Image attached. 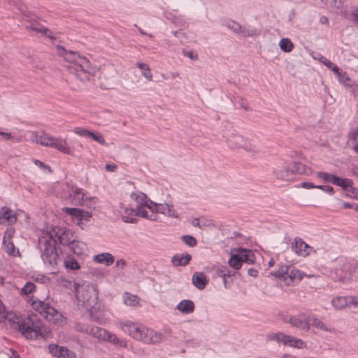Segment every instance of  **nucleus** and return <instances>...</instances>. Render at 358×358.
<instances>
[{
    "label": "nucleus",
    "mask_w": 358,
    "mask_h": 358,
    "mask_svg": "<svg viewBox=\"0 0 358 358\" xmlns=\"http://www.w3.org/2000/svg\"><path fill=\"white\" fill-rule=\"evenodd\" d=\"M224 25L227 27L234 33L240 34L245 38L249 36H256L259 34V31L256 29H247L244 27H242L239 23L230 19L226 20L224 22Z\"/></svg>",
    "instance_id": "nucleus-9"
},
{
    "label": "nucleus",
    "mask_w": 358,
    "mask_h": 358,
    "mask_svg": "<svg viewBox=\"0 0 358 358\" xmlns=\"http://www.w3.org/2000/svg\"><path fill=\"white\" fill-rule=\"evenodd\" d=\"M301 187L306 189H312L316 188L317 185H315L313 182H303L301 183Z\"/></svg>",
    "instance_id": "nucleus-64"
},
{
    "label": "nucleus",
    "mask_w": 358,
    "mask_h": 358,
    "mask_svg": "<svg viewBox=\"0 0 358 358\" xmlns=\"http://www.w3.org/2000/svg\"><path fill=\"white\" fill-rule=\"evenodd\" d=\"M284 322L289 323L292 327L298 328L304 331H308L310 328V324L306 320H301L295 316L286 317L284 318Z\"/></svg>",
    "instance_id": "nucleus-14"
},
{
    "label": "nucleus",
    "mask_w": 358,
    "mask_h": 358,
    "mask_svg": "<svg viewBox=\"0 0 358 358\" xmlns=\"http://www.w3.org/2000/svg\"><path fill=\"white\" fill-rule=\"evenodd\" d=\"M63 212L71 215L73 217H76L80 220V217L81 216L82 209L78 208H63Z\"/></svg>",
    "instance_id": "nucleus-45"
},
{
    "label": "nucleus",
    "mask_w": 358,
    "mask_h": 358,
    "mask_svg": "<svg viewBox=\"0 0 358 358\" xmlns=\"http://www.w3.org/2000/svg\"><path fill=\"white\" fill-rule=\"evenodd\" d=\"M85 199V194L82 192L80 188L76 187L69 194V199L71 203L75 206H82Z\"/></svg>",
    "instance_id": "nucleus-21"
},
{
    "label": "nucleus",
    "mask_w": 358,
    "mask_h": 358,
    "mask_svg": "<svg viewBox=\"0 0 358 358\" xmlns=\"http://www.w3.org/2000/svg\"><path fill=\"white\" fill-rule=\"evenodd\" d=\"M320 61L328 68H331L333 65V63L324 57H321Z\"/></svg>",
    "instance_id": "nucleus-61"
},
{
    "label": "nucleus",
    "mask_w": 358,
    "mask_h": 358,
    "mask_svg": "<svg viewBox=\"0 0 358 358\" xmlns=\"http://www.w3.org/2000/svg\"><path fill=\"white\" fill-rule=\"evenodd\" d=\"M64 264L65 267L69 269L78 270L80 268L78 262L73 258H70L69 259L64 261Z\"/></svg>",
    "instance_id": "nucleus-49"
},
{
    "label": "nucleus",
    "mask_w": 358,
    "mask_h": 358,
    "mask_svg": "<svg viewBox=\"0 0 358 358\" xmlns=\"http://www.w3.org/2000/svg\"><path fill=\"white\" fill-rule=\"evenodd\" d=\"M92 213H90L89 211H86L82 209V213L81 216L80 217L79 221L85 220L88 221L89 219L92 217Z\"/></svg>",
    "instance_id": "nucleus-59"
},
{
    "label": "nucleus",
    "mask_w": 358,
    "mask_h": 358,
    "mask_svg": "<svg viewBox=\"0 0 358 358\" xmlns=\"http://www.w3.org/2000/svg\"><path fill=\"white\" fill-rule=\"evenodd\" d=\"M142 325H138L132 322H126L122 327V330L129 334L135 339H138L140 337L139 334Z\"/></svg>",
    "instance_id": "nucleus-19"
},
{
    "label": "nucleus",
    "mask_w": 358,
    "mask_h": 358,
    "mask_svg": "<svg viewBox=\"0 0 358 358\" xmlns=\"http://www.w3.org/2000/svg\"><path fill=\"white\" fill-rule=\"evenodd\" d=\"M68 249L73 254L79 256L84 253L86 249V245L82 241L73 239Z\"/></svg>",
    "instance_id": "nucleus-26"
},
{
    "label": "nucleus",
    "mask_w": 358,
    "mask_h": 358,
    "mask_svg": "<svg viewBox=\"0 0 358 358\" xmlns=\"http://www.w3.org/2000/svg\"><path fill=\"white\" fill-rule=\"evenodd\" d=\"M93 259L94 261L99 264H105L106 266L112 265L115 261L114 257L108 252L96 255L93 257Z\"/></svg>",
    "instance_id": "nucleus-28"
},
{
    "label": "nucleus",
    "mask_w": 358,
    "mask_h": 358,
    "mask_svg": "<svg viewBox=\"0 0 358 358\" xmlns=\"http://www.w3.org/2000/svg\"><path fill=\"white\" fill-rule=\"evenodd\" d=\"M3 245L6 253L13 257H17L20 255L18 249H15L13 242L11 241V234L8 236L5 235L3 239Z\"/></svg>",
    "instance_id": "nucleus-18"
},
{
    "label": "nucleus",
    "mask_w": 358,
    "mask_h": 358,
    "mask_svg": "<svg viewBox=\"0 0 358 358\" xmlns=\"http://www.w3.org/2000/svg\"><path fill=\"white\" fill-rule=\"evenodd\" d=\"M149 210H153L155 215L161 213L168 217L175 218L178 217V213L174 209L173 204L158 203L153 201V204L150 205Z\"/></svg>",
    "instance_id": "nucleus-11"
},
{
    "label": "nucleus",
    "mask_w": 358,
    "mask_h": 358,
    "mask_svg": "<svg viewBox=\"0 0 358 358\" xmlns=\"http://www.w3.org/2000/svg\"><path fill=\"white\" fill-rule=\"evenodd\" d=\"M191 259L192 256L188 253L176 254L172 257L171 262L175 266H186Z\"/></svg>",
    "instance_id": "nucleus-25"
},
{
    "label": "nucleus",
    "mask_w": 358,
    "mask_h": 358,
    "mask_svg": "<svg viewBox=\"0 0 358 358\" xmlns=\"http://www.w3.org/2000/svg\"><path fill=\"white\" fill-rule=\"evenodd\" d=\"M352 300V296H337L332 299L331 304L336 309H342L349 306Z\"/></svg>",
    "instance_id": "nucleus-24"
},
{
    "label": "nucleus",
    "mask_w": 358,
    "mask_h": 358,
    "mask_svg": "<svg viewBox=\"0 0 358 358\" xmlns=\"http://www.w3.org/2000/svg\"><path fill=\"white\" fill-rule=\"evenodd\" d=\"M338 80L347 86L352 85V80L348 76V73L345 71H340L337 76Z\"/></svg>",
    "instance_id": "nucleus-47"
},
{
    "label": "nucleus",
    "mask_w": 358,
    "mask_h": 358,
    "mask_svg": "<svg viewBox=\"0 0 358 358\" xmlns=\"http://www.w3.org/2000/svg\"><path fill=\"white\" fill-rule=\"evenodd\" d=\"M273 173L276 178L282 180H292L296 173L309 175L312 173L311 168L299 162H293L289 165L283 163L275 168Z\"/></svg>",
    "instance_id": "nucleus-5"
},
{
    "label": "nucleus",
    "mask_w": 358,
    "mask_h": 358,
    "mask_svg": "<svg viewBox=\"0 0 358 358\" xmlns=\"http://www.w3.org/2000/svg\"><path fill=\"white\" fill-rule=\"evenodd\" d=\"M32 308L38 311L43 317L48 320H53L54 314H57V311L49 303H45L39 299L34 300L31 303Z\"/></svg>",
    "instance_id": "nucleus-8"
},
{
    "label": "nucleus",
    "mask_w": 358,
    "mask_h": 358,
    "mask_svg": "<svg viewBox=\"0 0 358 358\" xmlns=\"http://www.w3.org/2000/svg\"><path fill=\"white\" fill-rule=\"evenodd\" d=\"M195 306L194 302L189 299L182 300L176 306V309L182 314H190L194 311Z\"/></svg>",
    "instance_id": "nucleus-22"
},
{
    "label": "nucleus",
    "mask_w": 358,
    "mask_h": 358,
    "mask_svg": "<svg viewBox=\"0 0 358 358\" xmlns=\"http://www.w3.org/2000/svg\"><path fill=\"white\" fill-rule=\"evenodd\" d=\"M164 17L178 26H183L185 24L184 19L177 17L170 12H164Z\"/></svg>",
    "instance_id": "nucleus-41"
},
{
    "label": "nucleus",
    "mask_w": 358,
    "mask_h": 358,
    "mask_svg": "<svg viewBox=\"0 0 358 358\" xmlns=\"http://www.w3.org/2000/svg\"><path fill=\"white\" fill-rule=\"evenodd\" d=\"M289 343L286 345L295 348L297 349H303L307 347L306 343L301 339L289 336L288 338Z\"/></svg>",
    "instance_id": "nucleus-36"
},
{
    "label": "nucleus",
    "mask_w": 358,
    "mask_h": 358,
    "mask_svg": "<svg viewBox=\"0 0 358 358\" xmlns=\"http://www.w3.org/2000/svg\"><path fill=\"white\" fill-rule=\"evenodd\" d=\"M286 276V284L290 285L294 284L295 280L300 281L303 278V274L299 270L290 266V270L288 271V274H287Z\"/></svg>",
    "instance_id": "nucleus-29"
},
{
    "label": "nucleus",
    "mask_w": 358,
    "mask_h": 358,
    "mask_svg": "<svg viewBox=\"0 0 358 358\" xmlns=\"http://www.w3.org/2000/svg\"><path fill=\"white\" fill-rule=\"evenodd\" d=\"M137 66L140 69L142 76H143L148 80H152V74L151 73L149 66L145 63L137 62Z\"/></svg>",
    "instance_id": "nucleus-37"
},
{
    "label": "nucleus",
    "mask_w": 358,
    "mask_h": 358,
    "mask_svg": "<svg viewBox=\"0 0 358 358\" xmlns=\"http://www.w3.org/2000/svg\"><path fill=\"white\" fill-rule=\"evenodd\" d=\"M229 145L231 148H243L250 152H257V147L243 136L233 134L228 138Z\"/></svg>",
    "instance_id": "nucleus-6"
},
{
    "label": "nucleus",
    "mask_w": 358,
    "mask_h": 358,
    "mask_svg": "<svg viewBox=\"0 0 358 358\" xmlns=\"http://www.w3.org/2000/svg\"><path fill=\"white\" fill-rule=\"evenodd\" d=\"M317 176L319 178L322 179L324 182H331L334 184V178H336L337 176L327 172L320 171L317 173Z\"/></svg>",
    "instance_id": "nucleus-43"
},
{
    "label": "nucleus",
    "mask_w": 358,
    "mask_h": 358,
    "mask_svg": "<svg viewBox=\"0 0 358 358\" xmlns=\"http://www.w3.org/2000/svg\"><path fill=\"white\" fill-rule=\"evenodd\" d=\"M73 286L76 299L87 310L90 320L99 322L101 320V315H99V313L101 312L103 306L99 301L98 292L96 288L89 282H83L82 285L74 282Z\"/></svg>",
    "instance_id": "nucleus-3"
},
{
    "label": "nucleus",
    "mask_w": 358,
    "mask_h": 358,
    "mask_svg": "<svg viewBox=\"0 0 358 358\" xmlns=\"http://www.w3.org/2000/svg\"><path fill=\"white\" fill-rule=\"evenodd\" d=\"M16 220L15 214L13 213L11 209L6 206L0 209V224H3L4 221H7L10 224H13Z\"/></svg>",
    "instance_id": "nucleus-20"
},
{
    "label": "nucleus",
    "mask_w": 358,
    "mask_h": 358,
    "mask_svg": "<svg viewBox=\"0 0 358 358\" xmlns=\"http://www.w3.org/2000/svg\"><path fill=\"white\" fill-rule=\"evenodd\" d=\"M258 273H259L258 270L255 268H250L248 270V275H250L251 277L256 278L258 276Z\"/></svg>",
    "instance_id": "nucleus-62"
},
{
    "label": "nucleus",
    "mask_w": 358,
    "mask_h": 358,
    "mask_svg": "<svg viewBox=\"0 0 358 358\" xmlns=\"http://www.w3.org/2000/svg\"><path fill=\"white\" fill-rule=\"evenodd\" d=\"M227 272V267L226 266H221L218 268L216 270V274L217 276L221 277L222 278H224V275H225V273Z\"/></svg>",
    "instance_id": "nucleus-60"
},
{
    "label": "nucleus",
    "mask_w": 358,
    "mask_h": 358,
    "mask_svg": "<svg viewBox=\"0 0 358 358\" xmlns=\"http://www.w3.org/2000/svg\"><path fill=\"white\" fill-rule=\"evenodd\" d=\"M326 6L336 9H341L343 6L344 0H320Z\"/></svg>",
    "instance_id": "nucleus-44"
},
{
    "label": "nucleus",
    "mask_w": 358,
    "mask_h": 358,
    "mask_svg": "<svg viewBox=\"0 0 358 358\" xmlns=\"http://www.w3.org/2000/svg\"><path fill=\"white\" fill-rule=\"evenodd\" d=\"M49 352L57 358H76V354L66 347L57 344H50L48 346Z\"/></svg>",
    "instance_id": "nucleus-12"
},
{
    "label": "nucleus",
    "mask_w": 358,
    "mask_h": 358,
    "mask_svg": "<svg viewBox=\"0 0 358 358\" xmlns=\"http://www.w3.org/2000/svg\"><path fill=\"white\" fill-rule=\"evenodd\" d=\"M86 325L87 324L81 322L76 323L75 325L76 330L78 332L83 333Z\"/></svg>",
    "instance_id": "nucleus-63"
},
{
    "label": "nucleus",
    "mask_w": 358,
    "mask_h": 358,
    "mask_svg": "<svg viewBox=\"0 0 358 358\" xmlns=\"http://www.w3.org/2000/svg\"><path fill=\"white\" fill-rule=\"evenodd\" d=\"M139 336L140 337L137 340L146 344H156L165 340V337L161 333L143 326L141 329Z\"/></svg>",
    "instance_id": "nucleus-7"
},
{
    "label": "nucleus",
    "mask_w": 358,
    "mask_h": 358,
    "mask_svg": "<svg viewBox=\"0 0 358 358\" xmlns=\"http://www.w3.org/2000/svg\"><path fill=\"white\" fill-rule=\"evenodd\" d=\"M106 338H103V341H108L109 343H113L117 347H126L127 342L124 340L118 338L115 334L110 333L107 331V334H106Z\"/></svg>",
    "instance_id": "nucleus-32"
},
{
    "label": "nucleus",
    "mask_w": 358,
    "mask_h": 358,
    "mask_svg": "<svg viewBox=\"0 0 358 358\" xmlns=\"http://www.w3.org/2000/svg\"><path fill=\"white\" fill-rule=\"evenodd\" d=\"M138 297L130 293H126L124 297V303L127 306H135L138 303Z\"/></svg>",
    "instance_id": "nucleus-46"
},
{
    "label": "nucleus",
    "mask_w": 358,
    "mask_h": 358,
    "mask_svg": "<svg viewBox=\"0 0 358 358\" xmlns=\"http://www.w3.org/2000/svg\"><path fill=\"white\" fill-rule=\"evenodd\" d=\"M8 322L11 328L18 330L26 338H45L48 333L41 327L40 322H35L29 317H22L13 315L8 319Z\"/></svg>",
    "instance_id": "nucleus-4"
},
{
    "label": "nucleus",
    "mask_w": 358,
    "mask_h": 358,
    "mask_svg": "<svg viewBox=\"0 0 358 358\" xmlns=\"http://www.w3.org/2000/svg\"><path fill=\"white\" fill-rule=\"evenodd\" d=\"M334 185L339 186L342 188L343 191L348 192L350 187H351V185H353V180L350 178H342L341 177L337 176L336 178H334Z\"/></svg>",
    "instance_id": "nucleus-35"
},
{
    "label": "nucleus",
    "mask_w": 358,
    "mask_h": 358,
    "mask_svg": "<svg viewBox=\"0 0 358 358\" xmlns=\"http://www.w3.org/2000/svg\"><path fill=\"white\" fill-rule=\"evenodd\" d=\"M348 192V196L352 199H358V188L353 187V185H351V187L349 188Z\"/></svg>",
    "instance_id": "nucleus-57"
},
{
    "label": "nucleus",
    "mask_w": 358,
    "mask_h": 358,
    "mask_svg": "<svg viewBox=\"0 0 358 358\" xmlns=\"http://www.w3.org/2000/svg\"><path fill=\"white\" fill-rule=\"evenodd\" d=\"M72 240L71 237H69V233L66 231H64L61 236H58L57 238L50 232L45 233L38 238L37 245L44 264L52 269H57L59 262L61 260L57 248V241L61 245L69 248Z\"/></svg>",
    "instance_id": "nucleus-2"
},
{
    "label": "nucleus",
    "mask_w": 358,
    "mask_h": 358,
    "mask_svg": "<svg viewBox=\"0 0 358 358\" xmlns=\"http://www.w3.org/2000/svg\"><path fill=\"white\" fill-rule=\"evenodd\" d=\"M3 283V278L0 277V285ZM6 317V309L3 303L0 300V322H2Z\"/></svg>",
    "instance_id": "nucleus-55"
},
{
    "label": "nucleus",
    "mask_w": 358,
    "mask_h": 358,
    "mask_svg": "<svg viewBox=\"0 0 358 358\" xmlns=\"http://www.w3.org/2000/svg\"><path fill=\"white\" fill-rule=\"evenodd\" d=\"M27 29L41 33L43 34H46L49 31V29L40 24L38 22H32L30 25L27 26Z\"/></svg>",
    "instance_id": "nucleus-40"
},
{
    "label": "nucleus",
    "mask_w": 358,
    "mask_h": 358,
    "mask_svg": "<svg viewBox=\"0 0 358 358\" xmlns=\"http://www.w3.org/2000/svg\"><path fill=\"white\" fill-rule=\"evenodd\" d=\"M279 46L280 50L285 52H289L294 48L293 43L287 38H282L279 42Z\"/></svg>",
    "instance_id": "nucleus-39"
},
{
    "label": "nucleus",
    "mask_w": 358,
    "mask_h": 358,
    "mask_svg": "<svg viewBox=\"0 0 358 358\" xmlns=\"http://www.w3.org/2000/svg\"><path fill=\"white\" fill-rule=\"evenodd\" d=\"M181 239L189 247H194L197 244L196 239L191 235H182Z\"/></svg>",
    "instance_id": "nucleus-50"
},
{
    "label": "nucleus",
    "mask_w": 358,
    "mask_h": 358,
    "mask_svg": "<svg viewBox=\"0 0 358 358\" xmlns=\"http://www.w3.org/2000/svg\"><path fill=\"white\" fill-rule=\"evenodd\" d=\"M136 208H127L124 210V214L122 215V220L127 223H136L137 219L135 217L137 216Z\"/></svg>",
    "instance_id": "nucleus-34"
},
{
    "label": "nucleus",
    "mask_w": 358,
    "mask_h": 358,
    "mask_svg": "<svg viewBox=\"0 0 358 358\" xmlns=\"http://www.w3.org/2000/svg\"><path fill=\"white\" fill-rule=\"evenodd\" d=\"M310 321L311 322V324L314 327L319 329L320 330L324 331H327V332L331 331V329L329 328L328 327H327L322 321H321L316 317L313 316L312 317H310Z\"/></svg>",
    "instance_id": "nucleus-42"
},
{
    "label": "nucleus",
    "mask_w": 358,
    "mask_h": 358,
    "mask_svg": "<svg viewBox=\"0 0 358 358\" xmlns=\"http://www.w3.org/2000/svg\"><path fill=\"white\" fill-rule=\"evenodd\" d=\"M290 270V266L287 265H280L278 267V273L282 272V278L285 281H287V276L286 275L288 274V271Z\"/></svg>",
    "instance_id": "nucleus-56"
},
{
    "label": "nucleus",
    "mask_w": 358,
    "mask_h": 358,
    "mask_svg": "<svg viewBox=\"0 0 358 358\" xmlns=\"http://www.w3.org/2000/svg\"><path fill=\"white\" fill-rule=\"evenodd\" d=\"M52 136L45 133L43 131L35 132L32 135V141L44 146L49 147Z\"/></svg>",
    "instance_id": "nucleus-23"
},
{
    "label": "nucleus",
    "mask_w": 358,
    "mask_h": 358,
    "mask_svg": "<svg viewBox=\"0 0 358 358\" xmlns=\"http://www.w3.org/2000/svg\"><path fill=\"white\" fill-rule=\"evenodd\" d=\"M58 55L69 63L66 66L69 72L75 76L80 81L85 83L90 80L96 72V67L90 64V62L78 52L67 51L63 46L57 45Z\"/></svg>",
    "instance_id": "nucleus-1"
},
{
    "label": "nucleus",
    "mask_w": 358,
    "mask_h": 358,
    "mask_svg": "<svg viewBox=\"0 0 358 358\" xmlns=\"http://www.w3.org/2000/svg\"><path fill=\"white\" fill-rule=\"evenodd\" d=\"M348 147L358 154V129H354L348 134Z\"/></svg>",
    "instance_id": "nucleus-27"
},
{
    "label": "nucleus",
    "mask_w": 358,
    "mask_h": 358,
    "mask_svg": "<svg viewBox=\"0 0 358 358\" xmlns=\"http://www.w3.org/2000/svg\"><path fill=\"white\" fill-rule=\"evenodd\" d=\"M229 265L235 270H239L242 266V260L240 257V253L234 251V249L230 254V258L228 260Z\"/></svg>",
    "instance_id": "nucleus-31"
},
{
    "label": "nucleus",
    "mask_w": 358,
    "mask_h": 358,
    "mask_svg": "<svg viewBox=\"0 0 358 358\" xmlns=\"http://www.w3.org/2000/svg\"><path fill=\"white\" fill-rule=\"evenodd\" d=\"M291 248L296 255L303 257L308 256L311 252H315L311 246L308 245L301 238L299 237L294 238Z\"/></svg>",
    "instance_id": "nucleus-10"
},
{
    "label": "nucleus",
    "mask_w": 358,
    "mask_h": 358,
    "mask_svg": "<svg viewBox=\"0 0 358 358\" xmlns=\"http://www.w3.org/2000/svg\"><path fill=\"white\" fill-rule=\"evenodd\" d=\"M289 335L285 334L282 332L270 333L266 335L267 340L282 343L284 345H286L287 343H289Z\"/></svg>",
    "instance_id": "nucleus-30"
},
{
    "label": "nucleus",
    "mask_w": 358,
    "mask_h": 358,
    "mask_svg": "<svg viewBox=\"0 0 358 358\" xmlns=\"http://www.w3.org/2000/svg\"><path fill=\"white\" fill-rule=\"evenodd\" d=\"M182 53L185 57H189L192 60H197L198 59V54L194 50H187L186 49H183Z\"/></svg>",
    "instance_id": "nucleus-53"
},
{
    "label": "nucleus",
    "mask_w": 358,
    "mask_h": 358,
    "mask_svg": "<svg viewBox=\"0 0 358 358\" xmlns=\"http://www.w3.org/2000/svg\"><path fill=\"white\" fill-rule=\"evenodd\" d=\"M316 188L322 189L330 195H333L335 192L334 188L329 185H317Z\"/></svg>",
    "instance_id": "nucleus-58"
},
{
    "label": "nucleus",
    "mask_w": 358,
    "mask_h": 358,
    "mask_svg": "<svg viewBox=\"0 0 358 358\" xmlns=\"http://www.w3.org/2000/svg\"><path fill=\"white\" fill-rule=\"evenodd\" d=\"M49 147L57 149L64 154L73 155V151L68 146L66 141L62 138H55L52 136Z\"/></svg>",
    "instance_id": "nucleus-13"
},
{
    "label": "nucleus",
    "mask_w": 358,
    "mask_h": 358,
    "mask_svg": "<svg viewBox=\"0 0 358 358\" xmlns=\"http://www.w3.org/2000/svg\"><path fill=\"white\" fill-rule=\"evenodd\" d=\"M143 206H137L136 208L137 216H140L151 221H156L157 220V215H155L153 210H150V214L145 210Z\"/></svg>",
    "instance_id": "nucleus-33"
},
{
    "label": "nucleus",
    "mask_w": 358,
    "mask_h": 358,
    "mask_svg": "<svg viewBox=\"0 0 358 358\" xmlns=\"http://www.w3.org/2000/svg\"><path fill=\"white\" fill-rule=\"evenodd\" d=\"M97 198L96 197H85L83 204L81 206H85L90 209H94L97 203Z\"/></svg>",
    "instance_id": "nucleus-48"
},
{
    "label": "nucleus",
    "mask_w": 358,
    "mask_h": 358,
    "mask_svg": "<svg viewBox=\"0 0 358 358\" xmlns=\"http://www.w3.org/2000/svg\"><path fill=\"white\" fill-rule=\"evenodd\" d=\"M234 251L240 253L242 264L243 262L248 264H253L255 263L256 257L252 250L243 248H234Z\"/></svg>",
    "instance_id": "nucleus-17"
},
{
    "label": "nucleus",
    "mask_w": 358,
    "mask_h": 358,
    "mask_svg": "<svg viewBox=\"0 0 358 358\" xmlns=\"http://www.w3.org/2000/svg\"><path fill=\"white\" fill-rule=\"evenodd\" d=\"M131 198L136 202L137 206H144L148 209L150 208V205L153 204V201L148 199L147 195L142 192H132Z\"/></svg>",
    "instance_id": "nucleus-16"
},
{
    "label": "nucleus",
    "mask_w": 358,
    "mask_h": 358,
    "mask_svg": "<svg viewBox=\"0 0 358 358\" xmlns=\"http://www.w3.org/2000/svg\"><path fill=\"white\" fill-rule=\"evenodd\" d=\"M74 132L80 136L90 137L91 131L85 128L77 127L75 129Z\"/></svg>",
    "instance_id": "nucleus-54"
},
{
    "label": "nucleus",
    "mask_w": 358,
    "mask_h": 358,
    "mask_svg": "<svg viewBox=\"0 0 358 358\" xmlns=\"http://www.w3.org/2000/svg\"><path fill=\"white\" fill-rule=\"evenodd\" d=\"M208 279L204 273L201 271L194 272L192 277V283L198 289H205L208 284Z\"/></svg>",
    "instance_id": "nucleus-15"
},
{
    "label": "nucleus",
    "mask_w": 358,
    "mask_h": 358,
    "mask_svg": "<svg viewBox=\"0 0 358 358\" xmlns=\"http://www.w3.org/2000/svg\"><path fill=\"white\" fill-rule=\"evenodd\" d=\"M89 138H91L92 139H93L94 141H95L96 142L99 143L101 145H105L106 144L103 135H101L99 133H94L91 131Z\"/></svg>",
    "instance_id": "nucleus-51"
},
{
    "label": "nucleus",
    "mask_w": 358,
    "mask_h": 358,
    "mask_svg": "<svg viewBox=\"0 0 358 358\" xmlns=\"http://www.w3.org/2000/svg\"><path fill=\"white\" fill-rule=\"evenodd\" d=\"M35 289V285L31 282H27L21 289L22 294L28 295Z\"/></svg>",
    "instance_id": "nucleus-52"
},
{
    "label": "nucleus",
    "mask_w": 358,
    "mask_h": 358,
    "mask_svg": "<svg viewBox=\"0 0 358 358\" xmlns=\"http://www.w3.org/2000/svg\"><path fill=\"white\" fill-rule=\"evenodd\" d=\"M90 334L94 338H98L99 340L103 341V338H106V334H107V330L99 327H92V329H90Z\"/></svg>",
    "instance_id": "nucleus-38"
}]
</instances>
